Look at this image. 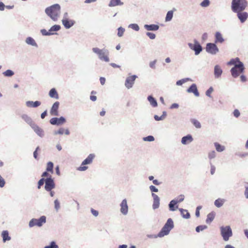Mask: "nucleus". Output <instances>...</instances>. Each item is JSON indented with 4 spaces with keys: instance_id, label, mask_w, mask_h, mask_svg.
Segmentation results:
<instances>
[{
    "instance_id": "1",
    "label": "nucleus",
    "mask_w": 248,
    "mask_h": 248,
    "mask_svg": "<svg viewBox=\"0 0 248 248\" xmlns=\"http://www.w3.org/2000/svg\"><path fill=\"white\" fill-rule=\"evenodd\" d=\"M60 9V5L56 4L46 8L45 12L52 20L56 21L59 16Z\"/></svg>"
},
{
    "instance_id": "2",
    "label": "nucleus",
    "mask_w": 248,
    "mask_h": 248,
    "mask_svg": "<svg viewBox=\"0 0 248 248\" xmlns=\"http://www.w3.org/2000/svg\"><path fill=\"white\" fill-rule=\"evenodd\" d=\"M246 0H232V9L234 12H241L247 6Z\"/></svg>"
},
{
    "instance_id": "3",
    "label": "nucleus",
    "mask_w": 248,
    "mask_h": 248,
    "mask_svg": "<svg viewBox=\"0 0 248 248\" xmlns=\"http://www.w3.org/2000/svg\"><path fill=\"white\" fill-rule=\"evenodd\" d=\"M173 222L171 218H169L162 228L161 231L158 234V236L161 237L169 234L170 231L173 228Z\"/></svg>"
},
{
    "instance_id": "4",
    "label": "nucleus",
    "mask_w": 248,
    "mask_h": 248,
    "mask_svg": "<svg viewBox=\"0 0 248 248\" xmlns=\"http://www.w3.org/2000/svg\"><path fill=\"white\" fill-rule=\"evenodd\" d=\"M173 222L171 218H169L162 228L161 231L158 234V236L161 237L169 234L170 231L173 228Z\"/></svg>"
},
{
    "instance_id": "5",
    "label": "nucleus",
    "mask_w": 248,
    "mask_h": 248,
    "mask_svg": "<svg viewBox=\"0 0 248 248\" xmlns=\"http://www.w3.org/2000/svg\"><path fill=\"white\" fill-rule=\"evenodd\" d=\"M93 51L98 55L99 59L106 62H109L108 51L106 49H100L97 47L93 48Z\"/></svg>"
},
{
    "instance_id": "6",
    "label": "nucleus",
    "mask_w": 248,
    "mask_h": 248,
    "mask_svg": "<svg viewBox=\"0 0 248 248\" xmlns=\"http://www.w3.org/2000/svg\"><path fill=\"white\" fill-rule=\"evenodd\" d=\"M220 233L224 241H227L230 237L232 235V230L229 226L220 227Z\"/></svg>"
},
{
    "instance_id": "7",
    "label": "nucleus",
    "mask_w": 248,
    "mask_h": 248,
    "mask_svg": "<svg viewBox=\"0 0 248 248\" xmlns=\"http://www.w3.org/2000/svg\"><path fill=\"white\" fill-rule=\"evenodd\" d=\"M46 222V217L45 216H41L39 219L32 218L30 222L29 225L30 227L35 226L41 227Z\"/></svg>"
},
{
    "instance_id": "8",
    "label": "nucleus",
    "mask_w": 248,
    "mask_h": 248,
    "mask_svg": "<svg viewBox=\"0 0 248 248\" xmlns=\"http://www.w3.org/2000/svg\"><path fill=\"white\" fill-rule=\"evenodd\" d=\"M95 155L94 154H90L88 157L82 162L81 166L78 168V170L79 171H85L88 169L87 166L85 165L90 164L92 163Z\"/></svg>"
},
{
    "instance_id": "9",
    "label": "nucleus",
    "mask_w": 248,
    "mask_h": 248,
    "mask_svg": "<svg viewBox=\"0 0 248 248\" xmlns=\"http://www.w3.org/2000/svg\"><path fill=\"white\" fill-rule=\"evenodd\" d=\"M244 66L243 63H240L239 64L232 67L231 70L232 76L233 78H236L243 72Z\"/></svg>"
},
{
    "instance_id": "10",
    "label": "nucleus",
    "mask_w": 248,
    "mask_h": 248,
    "mask_svg": "<svg viewBox=\"0 0 248 248\" xmlns=\"http://www.w3.org/2000/svg\"><path fill=\"white\" fill-rule=\"evenodd\" d=\"M55 187L54 180L52 179L51 176L45 180V189L46 191H50Z\"/></svg>"
},
{
    "instance_id": "11",
    "label": "nucleus",
    "mask_w": 248,
    "mask_h": 248,
    "mask_svg": "<svg viewBox=\"0 0 248 248\" xmlns=\"http://www.w3.org/2000/svg\"><path fill=\"white\" fill-rule=\"evenodd\" d=\"M206 51L212 54H215L218 51L217 46L213 43H208L206 47Z\"/></svg>"
},
{
    "instance_id": "12",
    "label": "nucleus",
    "mask_w": 248,
    "mask_h": 248,
    "mask_svg": "<svg viewBox=\"0 0 248 248\" xmlns=\"http://www.w3.org/2000/svg\"><path fill=\"white\" fill-rule=\"evenodd\" d=\"M137 77L136 75H133L127 77L125 81V86L127 89H130L132 87L135 80Z\"/></svg>"
},
{
    "instance_id": "13",
    "label": "nucleus",
    "mask_w": 248,
    "mask_h": 248,
    "mask_svg": "<svg viewBox=\"0 0 248 248\" xmlns=\"http://www.w3.org/2000/svg\"><path fill=\"white\" fill-rule=\"evenodd\" d=\"M53 163L52 162H48L47 164L46 171L43 173L42 177H48L51 176L49 174L48 172H50L51 174L53 172Z\"/></svg>"
},
{
    "instance_id": "14",
    "label": "nucleus",
    "mask_w": 248,
    "mask_h": 248,
    "mask_svg": "<svg viewBox=\"0 0 248 248\" xmlns=\"http://www.w3.org/2000/svg\"><path fill=\"white\" fill-rule=\"evenodd\" d=\"M60 103L59 102H55L51 108L50 113L52 116H58V109Z\"/></svg>"
},
{
    "instance_id": "15",
    "label": "nucleus",
    "mask_w": 248,
    "mask_h": 248,
    "mask_svg": "<svg viewBox=\"0 0 248 248\" xmlns=\"http://www.w3.org/2000/svg\"><path fill=\"white\" fill-rule=\"evenodd\" d=\"M65 120L62 117H60L59 118H52L50 120V124H53V125H55V124H56V125L62 124H63L64 123H65Z\"/></svg>"
},
{
    "instance_id": "16",
    "label": "nucleus",
    "mask_w": 248,
    "mask_h": 248,
    "mask_svg": "<svg viewBox=\"0 0 248 248\" xmlns=\"http://www.w3.org/2000/svg\"><path fill=\"white\" fill-rule=\"evenodd\" d=\"M190 47L195 51V54H199L202 50L201 46L198 43H196L194 45L189 44Z\"/></svg>"
},
{
    "instance_id": "17",
    "label": "nucleus",
    "mask_w": 248,
    "mask_h": 248,
    "mask_svg": "<svg viewBox=\"0 0 248 248\" xmlns=\"http://www.w3.org/2000/svg\"><path fill=\"white\" fill-rule=\"evenodd\" d=\"M62 23L65 28L69 29L74 25L75 21L67 18H64L62 20Z\"/></svg>"
},
{
    "instance_id": "18",
    "label": "nucleus",
    "mask_w": 248,
    "mask_h": 248,
    "mask_svg": "<svg viewBox=\"0 0 248 248\" xmlns=\"http://www.w3.org/2000/svg\"><path fill=\"white\" fill-rule=\"evenodd\" d=\"M121 212L124 215H126L128 212V205L127 201L125 199L123 200L121 203Z\"/></svg>"
},
{
    "instance_id": "19",
    "label": "nucleus",
    "mask_w": 248,
    "mask_h": 248,
    "mask_svg": "<svg viewBox=\"0 0 248 248\" xmlns=\"http://www.w3.org/2000/svg\"><path fill=\"white\" fill-rule=\"evenodd\" d=\"M237 16L242 23H244L248 17V14L247 12H238Z\"/></svg>"
},
{
    "instance_id": "20",
    "label": "nucleus",
    "mask_w": 248,
    "mask_h": 248,
    "mask_svg": "<svg viewBox=\"0 0 248 248\" xmlns=\"http://www.w3.org/2000/svg\"><path fill=\"white\" fill-rule=\"evenodd\" d=\"M152 196L154 199V203L153 204V207L154 209L157 208L159 206L160 200L158 196L154 193H152Z\"/></svg>"
},
{
    "instance_id": "21",
    "label": "nucleus",
    "mask_w": 248,
    "mask_h": 248,
    "mask_svg": "<svg viewBox=\"0 0 248 248\" xmlns=\"http://www.w3.org/2000/svg\"><path fill=\"white\" fill-rule=\"evenodd\" d=\"M188 93H193L196 96L200 95L196 84H193L187 90Z\"/></svg>"
},
{
    "instance_id": "22",
    "label": "nucleus",
    "mask_w": 248,
    "mask_h": 248,
    "mask_svg": "<svg viewBox=\"0 0 248 248\" xmlns=\"http://www.w3.org/2000/svg\"><path fill=\"white\" fill-rule=\"evenodd\" d=\"M224 41L222 35L219 32H216L215 34V43H222Z\"/></svg>"
},
{
    "instance_id": "23",
    "label": "nucleus",
    "mask_w": 248,
    "mask_h": 248,
    "mask_svg": "<svg viewBox=\"0 0 248 248\" xmlns=\"http://www.w3.org/2000/svg\"><path fill=\"white\" fill-rule=\"evenodd\" d=\"M193 140V138L190 135H188L184 137L182 139V143L183 144H186L191 142Z\"/></svg>"
},
{
    "instance_id": "24",
    "label": "nucleus",
    "mask_w": 248,
    "mask_h": 248,
    "mask_svg": "<svg viewBox=\"0 0 248 248\" xmlns=\"http://www.w3.org/2000/svg\"><path fill=\"white\" fill-rule=\"evenodd\" d=\"M41 105V102L36 101L35 102L29 101L26 102V105L28 107L36 108Z\"/></svg>"
},
{
    "instance_id": "25",
    "label": "nucleus",
    "mask_w": 248,
    "mask_h": 248,
    "mask_svg": "<svg viewBox=\"0 0 248 248\" xmlns=\"http://www.w3.org/2000/svg\"><path fill=\"white\" fill-rule=\"evenodd\" d=\"M181 214L183 218L188 219L190 217V215L187 210L184 209L182 208L179 209Z\"/></svg>"
},
{
    "instance_id": "26",
    "label": "nucleus",
    "mask_w": 248,
    "mask_h": 248,
    "mask_svg": "<svg viewBox=\"0 0 248 248\" xmlns=\"http://www.w3.org/2000/svg\"><path fill=\"white\" fill-rule=\"evenodd\" d=\"M49 95L50 97L56 99L59 98V94L55 88L51 89L49 92Z\"/></svg>"
},
{
    "instance_id": "27",
    "label": "nucleus",
    "mask_w": 248,
    "mask_h": 248,
    "mask_svg": "<svg viewBox=\"0 0 248 248\" xmlns=\"http://www.w3.org/2000/svg\"><path fill=\"white\" fill-rule=\"evenodd\" d=\"M144 27L148 31H157L159 29V26L155 24L145 25Z\"/></svg>"
},
{
    "instance_id": "28",
    "label": "nucleus",
    "mask_w": 248,
    "mask_h": 248,
    "mask_svg": "<svg viewBox=\"0 0 248 248\" xmlns=\"http://www.w3.org/2000/svg\"><path fill=\"white\" fill-rule=\"evenodd\" d=\"M222 71L218 65H216L214 68V74L216 78L219 77L222 74Z\"/></svg>"
},
{
    "instance_id": "29",
    "label": "nucleus",
    "mask_w": 248,
    "mask_h": 248,
    "mask_svg": "<svg viewBox=\"0 0 248 248\" xmlns=\"http://www.w3.org/2000/svg\"><path fill=\"white\" fill-rule=\"evenodd\" d=\"M123 2H121V0H110L108 6L109 7H114L117 5H122Z\"/></svg>"
},
{
    "instance_id": "30",
    "label": "nucleus",
    "mask_w": 248,
    "mask_h": 248,
    "mask_svg": "<svg viewBox=\"0 0 248 248\" xmlns=\"http://www.w3.org/2000/svg\"><path fill=\"white\" fill-rule=\"evenodd\" d=\"M1 236L4 242H5L6 241H9L11 239V237L9 236V232L7 231H2L1 233Z\"/></svg>"
},
{
    "instance_id": "31",
    "label": "nucleus",
    "mask_w": 248,
    "mask_h": 248,
    "mask_svg": "<svg viewBox=\"0 0 248 248\" xmlns=\"http://www.w3.org/2000/svg\"><path fill=\"white\" fill-rule=\"evenodd\" d=\"M215 217V213L213 212L210 213L207 215L206 222L207 223H210L214 219Z\"/></svg>"
},
{
    "instance_id": "32",
    "label": "nucleus",
    "mask_w": 248,
    "mask_h": 248,
    "mask_svg": "<svg viewBox=\"0 0 248 248\" xmlns=\"http://www.w3.org/2000/svg\"><path fill=\"white\" fill-rule=\"evenodd\" d=\"M26 43L28 45H30L34 46H37V45L36 43L35 40L31 37H28L26 38Z\"/></svg>"
},
{
    "instance_id": "33",
    "label": "nucleus",
    "mask_w": 248,
    "mask_h": 248,
    "mask_svg": "<svg viewBox=\"0 0 248 248\" xmlns=\"http://www.w3.org/2000/svg\"><path fill=\"white\" fill-rule=\"evenodd\" d=\"M240 63H242L240 61L239 59L238 58H236L235 59H232L229 62V65H234V66L236 65L239 64Z\"/></svg>"
},
{
    "instance_id": "34",
    "label": "nucleus",
    "mask_w": 248,
    "mask_h": 248,
    "mask_svg": "<svg viewBox=\"0 0 248 248\" xmlns=\"http://www.w3.org/2000/svg\"><path fill=\"white\" fill-rule=\"evenodd\" d=\"M22 118L28 124L31 125L33 124L32 119L27 114H23L21 116Z\"/></svg>"
},
{
    "instance_id": "35",
    "label": "nucleus",
    "mask_w": 248,
    "mask_h": 248,
    "mask_svg": "<svg viewBox=\"0 0 248 248\" xmlns=\"http://www.w3.org/2000/svg\"><path fill=\"white\" fill-rule=\"evenodd\" d=\"M225 202V200L222 199H218L216 200L215 202V205L217 207H220L223 205Z\"/></svg>"
},
{
    "instance_id": "36",
    "label": "nucleus",
    "mask_w": 248,
    "mask_h": 248,
    "mask_svg": "<svg viewBox=\"0 0 248 248\" xmlns=\"http://www.w3.org/2000/svg\"><path fill=\"white\" fill-rule=\"evenodd\" d=\"M34 131L40 136H42L43 135V131L41 128L39 127L38 126L36 125H34L32 127Z\"/></svg>"
},
{
    "instance_id": "37",
    "label": "nucleus",
    "mask_w": 248,
    "mask_h": 248,
    "mask_svg": "<svg viewBox=\"0 0 248 248\" xmlns=\"http://www.w3.org/2000/svg\"><path fill=\"white\" fill-rule=\"evenodd\" d=\"M177 203V202L175 200H172L169 203L170 210L172 211H175L178 208L177 206H176V208H174V205Z\"/></svg>"
},
{
    "instance_id": "38",
    "label": "nucleus",
    "mask_w": 248,
    "mask_h": 248,
    "mask_svg": "<svg viewBox=\"0 0 248 248\" xmlns=\"http://www.w3.org/2000/svg\"><path fill=\"white\" fill-rule=\"evenodd\" d=\"M214 144L216 147V149L217 152H221L224 150L225 147L221 145L218 143L215 142Z\"/></svg>"
},
{
    "instance_id": "39",
    "label": "nucleus",
    "mask_w": 248,
    "mask_h": 248,
    "mask_svg": "<svg viewBox=\"0 0 248 248\" xmlns=\"http://www.w3.org/2000/svg\"><path fill=\"white\" fill-rule=\"evenodd\" d=\"M148 100L150 102V104L154 107H155L157 105V102L156 100L151 96H149L148 97Z\"/></svg>"
},
{
    "instance_id": "40",
    "label": "nucleus",
    "mask_w": 248,
    "mask_h": 248,
    "mask_svg": "<svg viewBox=\"0 0 248 248\" xmlns=\"http://www.w3.org/2000/svg\"><path fill=\"white\" fill-rule=\"evenodd\" d=\"M173 17V11H169L168 12L166 18L165 20L166 21H169L171 20L172 18Z\"/></svg>"
},
{
    "instance_id": "41",
    "label": "nucleus",
    "mask_w": 248,
    "mask_h": 248,
    "mask_svg": "<svg viewBox=\"0 0 248 248\" xmlns=\"http://www.w3.org/2000/svg\"><path fill=\"white\" fill-rule=\"evenodd\" d=\"M191 122L197 128H200L201 127V124L198 120L192 119L191 120Z\"/></svg>"
},
{
    "instance_id": "42",
    "label": "nucleus",
    "mask_w": 248,
    "mask_h": 248,
    "mask_svg": "<svg viewBox=\"0 0 248 248\" xmlns=\"http://www.w3.org/2000/svg\"><path fill=\"white\" fill-rule=\"evenodd\" d=\"M166 116V112H164L162 116L160 117L157 116V115H155L154 118L156 121H160L164 119Z\"/></svg>"
},
{
    "instance_id": "43",
    "label": "nucleus",
    "mask_w": 248,
    "mask_h": 248,
    "mask_svg": "<svg viewBox=\"0 0 248 248\" xmlns=\"http://www.w3.org/2000/svg\"><path fill=\"white\" fill-rule=\"evenodd\" d=\"M60 28H61L60 26L55 25L53 26L50 28V29L49 30V31H50V32H52V31H58L60 29Z\"/></svg>"
},
{
    "instance_id": "44",
    "label": "nucleus",
    "mask_w": 248,
    "mask_h": 248,
    "mask_svg": "<svg viewBox=\"0 0 248 248\" xmlns=\"http://www.w3.org/2000/svg\"><path fill=\"white\" fill-rule=\"evenodd\" d=\"M3 74L5 76L11 77L14 74V73L12 70H7L3 73Z\"/></svg>"
},
{
    "instance_id": "45",
    "label": "nucleus",
    "mask_w": 248,
    "mask_h": 248,
    "mask_svg": "<svg viewBox=\"0 0 248 248\" xmlns=\"http://www.w3.org/2000/svg\"><path fill=\"white\" fill-rule=\"evenodd\" d=\"M206 228L207 226L206 225H200L196 227V231L197 232H200L201 231H203Z\"/></svg>"
},
{
    "instance_id": "46",
    "label": "nucleus",
    "mask_w": 248,
    "mask_h": 248,
    "mask_svg": "<svg viewBox=\"0 0 248 248\" xmlns=\"http://www.w3.org/2000/svg\"><path fill=\"white\" fill-rule=\"evenodd\" d=\"M210 1L209 0H204L201 3V6L203 7H206L209 5Z\"/></svg>"
},
{
    "instance_id": "47",
    "label": "nucleus",
    "mask_w": 248,
    "mask_h": 248,
    "mask_svg": "<svg viewBox=\"0 0 248 248\" xmlns=\"http://www.w3.org/2000/svg\"><path fill=\"white\" fill-rule=\"evenodd\" d=\"M124 31V29H123L122 27L119 28L118 29V35L119 37L122 36L123 35Z\"/></svg>"
},
{
    "instance_id": "48",
    "label": "nucleus",
    "mask_w": 248,
    "mask_h": 248,
    "mask_svg": "<svg viewBox=\"0 0 248 248\" xmlns=\"http://www.w3.org/2000/svg\"><path fill=\"white\" fill-rule=\"evenodd\" d=\"M143 140L145 141H152L154 140L155 139L153 136H149L144 138Z\"/></svg>"
},
{
    "instance_id": "49",
    "label": "nucleus",
    "mask_w": 248,
    "mask_h": 248,
    "mask_svg": "<svg viewBox=\"0 0 248 248\" xmlns=\"http://www.w3.org/2000/svg\"><path fill=\"white\" fill-rule=\"evenodd\" d=\"M41 32L44 35H49L53 34L52 32H50L49 31H47L46 30L43 29L41 30Z\"/></svg>"
},
{
    "instance_id": "50",
    "label": "nucleus",
    "mask_w": 248,
    "mask_h": 248,
    "mask_svg": "<svg viewBox=\"0 0 248 248\" xmlns=\"http://www.w3.org/2000/svg\"><path fill=\"white\" fill-rule=\"evenodd\" d=\"M45 179L44 178L41 179L38 183V188L40 189L41 186H42L44 183Z\"/></svg>"
},
{
    "instance_id": "51",
    "label": "nucleus",
    "mask_w": 248,
    "mask_h": 248,
    "mask_svg": "<svg viewBox=\"0 0 248 248\" xmlns=\"http://www.w3.org/2000/svg\"><path fill=\"white\" fill-rule=\"evenodd\" d=\"M213 91L212 87H210L206 92V95L208 96L211 97V94Z\"/></svg>"
},
{
    "instance_id": "52",
    "label": "nucleus",
    "mask_w": 248,
    "mask_h": 248,
    "mask_svg": "<svg viewBox=\"0 0 248 248\" xmlns=\"http://www.w3.org/2000/svg\"><path fill=\"white\" fill-rule=\"evenodd\" d=\"M146 35L151 39H154L155 37V34L152 32H148L146 33Z\"/></svg>"
},
{
    "instance_id": "53",
    "label": "nucleus",
    "mask_w": 248,
    "mask_h": 248,
    "mask_svg": "<svg viewBox=\"0 0 248 248\" xmlns=\"http://www.w3.org/2000/svg\"><path fill=\"white\" fill-rule=\"evenodd\" d=\"M216 156V153L214 151L210 152L208 154V157L210 159L214 158Z\"/></svg>"
},
{
    "instance_id": "54",
    "label": "nucleus",
    "mask_w": 248,
    "mask_h": 248,
    "mask_svg": "<svg viewBox=\"0 0 248 248\" xmlns=\"http://www.w3.org/2000/svg\"><path fill=\"white\" fill-rule=\"evenodd\" d=\"M54 204H55V208H56V209L57 210H58L60 207V202L58 200H56L54 201Z\"/></svg>"
},
{
    "instance_id": "55",
    "label": "nucleus",
    "mask_w": 248,
    "mask_h": 248,
    "mask_svg": "<svg viewBox=\"0 0 248 248\" xmlns=\"http://www.w3.org/2000/svg\"><path fill=\"white\" fill-rule=\"evenodd\" d=\"M48 248H59L58 246L56 244L55 242H51L50 245L48 246Z\"/></svg>"
},
{
    "instance_id": "56",
    "label": "nucleus",
    "mask_w": 248,
    "mask_h": 248,
    "mask_svg": "<svg viewBox=\"0 0 248 248\" xmlns=\"http://www.w3.org/2000/svg\"><path fill=\"white\" fill-rule=\"evenodd\" d=\"M40 150L39 147H37L35 150V151L33 153V156L34 157L37 159H38V154L37 151Z\"/></svg>"
},
{
    "instance_id": "57",
    "label": "nucleus",
    "mask_w": 248,
    "mask_h": 248,
    "mask_svg": "<svg viewBox=\"0 0 248 248\" xmlns=\"http://www.w3.org/2000/svg\"><path fill=\"white\" fill-rule=\"evenodd\" d=\"M233 115L236 118L238 117L240 115L239 111L237 109H235L233 111Z\"/></svg>"
},
{
    "instance_id": "58",
    "label": "nucleus",
    "mask_w": 248,
    "mask_h": 248,
    "mask_svg": "<svg viewBox=\"0 0 248 248\" xmlns=\"http://www.w3.org/2000/svg\"><path fill=\"white\" fill-rule=\"evenodd\" d=\"M184 199V196L183 195H180L178 198L176 200V202H177V203H179V202H182Z\"/></svg>"
},
{
    "instance_id": "59",
    "label": "nucleus",
    "mask_w": 248,
    "mask_h": 248,
    "mask_svg": "<svg viewBox=\"0 0 248 248\" xmlns=\"http://www.w3.org/2000/svg\"><path fill=\"white\" fill-rule=\"evenodd\" d=\"M156 62V60H155L153 62H150L149 65L151 68H155V65Z\"/></svg>"
},
{
    "instance_id": "60",
    "label": "nucleus",
    "mask_w": 248,
    "mask_h": 248,
    "mask_svg": "<svg viewBox=\"0 0 248 248\" xmlns=\"http://www.w3.org/2000/svg\"><path fill=\"white\" fill-rule=\"evenodd\" d=\"M150 189L152 192H158V189L156 188L155 186H150Z\"/></svg>"
},
{
    "instance_id": "61",
    "label": "nucleus",
    "mask_w": 248,
    "mask_h": 248,
    "mask_svg": "<svg viewBox=\"0 0 248 248\" xmlns=\"http://www.w3.org/2000/svg\"><path fill=\"white\" fill-rule=\"evenodd\" d=\"M64 132V129L63 128H60L59 130L55 132V134H63Z\"/></svg>"
},
{
    "instance_id": "62",
    "label": "nucleus",
    "mask_w": 248,
    "mask_h": 248,
    "mask_svg": "<svg viewBox=\"0 0 248 248\" xmlns=\"http://www.w3.org/2000/svg\"><path fill=\"white\" fill-rule=\"evenodd\" d=\"M131 26L132 29H133L134 30H135V31L139 30V27L138 26V25L137 24H132Z\"/></svg>"
},
{
    "instance_id": "63",
    "label": "nucleus",
    "mask_w": 248,
    "mask_h": 248,
    "mask_svg": "<svg viewBox=\"0 0 248 248\" xmlns=\"http://www.w3.org/2000/svg\"><path fill=\"white\" fill-rule=\"evenodd\" d=\"M91 212L93 214V215L95 217H97L98 215V211L93 208L91 209Z\"/></svg>"
},
{
    "instance_id": "64",
    "label": "nucleus",
    "mask_w": 248,
    "mask_h": 248,
    "mask_svg": "<svg viewBox=\"0 0 248 248\" xmlns=\"http://www.w3.org/2000/svg\"><path fill=\"white\" fill-rule=\"evenodd\" d=\"M215 170H216L215 167L213 165H211V174L212 175H213L215 172Z\"/></svg>"
}]
</instances>
